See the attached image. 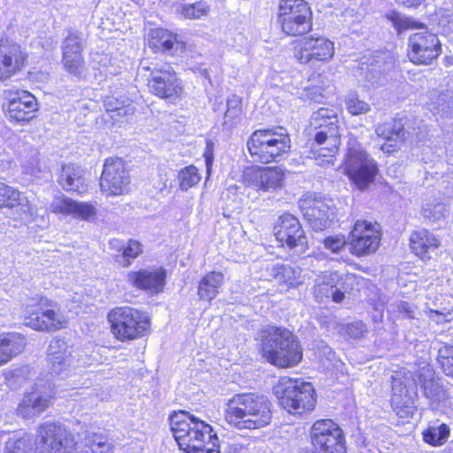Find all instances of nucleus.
Returning <instances> with one entry per match:
<instances>
[{
	"mask_svg": "<svg viewBox=\"0 0 453 453\" xmlns=\"http://www.w3.org/2000/svg\"><path fill=\"white\" fill-rule=\"evenodd\" d=\"M166 272L163 268L130 272L127 281L134 287L150 294H158L165 285Z\"/></svg>",
	"mask_w": 453,
	"mask_h": 453,
	"instance_id": "412c9836",
	"label": "nucleus"
},
{
	"mask_svg": "<svg viewBox=\"0 0 453 453\" xmlns=\"http://www.w3.org/2000/svg\"><path fill=\"white\" fill-rule=\"evenodd\" d=\"M260 339L263 357L275 366L292 367L303 358L297 337L285 327L267 326L260 331Z\"/></svg>",
	"mask_w": 453,
	"mask_h": 453,
	"instance_id": "7ed1b4c3",
	"label": "nucleus"
},
{
	"mask_svg": "<svg viewBox=\"0 0 453 453\" xmlns=\"http://www.w3.org/2000/svg\"><path fill=\"white\" fill-rule=\"evenodd\" d=\"M33 438L29 434H14L5 442L4 453H30Z\"/></svg>",
	"mask_w": 453,
	"mask_h": 453,
	"instance_id": "58836bf2",
	"label": "nucleus"
},
{
	"mask_svg": "<svg viewBox=\"0 0 453 453\" xmlns=\"http://www.w3.org/2000/svg\"><path fill=\"white\" fill-rule=\"evenodd\" d=\"M398 4L407 8H415L420 5L424 0H395Z\"/></svg>",
	"mask_w": 453,
	"mask_h": 453,
	"instance_id": "680f3d73",
	"label": "nucleus"
},
{
	"mask_svg": "<svg viewBox=\"0 0 453 453\" xmlns=\"http://www.w3.org/2000/svg\"><path fill=\"white\" fill-rule=\"evenodd\" d=\"M27 346L24 335L19 333L0 334V366L19 355Z\"/></svg>",
	"mask_w": 453,
	"mask_h": 453,
	"instance_id": "cd10ccee",
	"label": "nucleus"
},
{
	"mask_svg": "<svg viewBox=\"0 0 453 453\" xmlns=\"http://www.w3.org/2000/svg\"><path fill=\"white\" fill-rule=\"evenodd\" d=\"M27 56L21 47L8 39L0 40V81L10 79L19 72Z\"/></svg>",
	"mask_w": 453,
	"mask_h": 453,
	"instance_id": "6ab92c4d",
	"label": "nucleus"
},
{
	"mask_svg": "<svg viewBox=\"0 0 453 453\" xmlns=\"http://www.w3.org/2000/svg\"><path fill=\"white\" fill-rule=\"evenodd\" d=\"M291 141L282 127L255 130L247 142V148L254 161L268 164L287 154Z\"/></svg>",
	"mask_w": 453,
	"mask_h": 453,
	"instance_id": "20e7f679",
	"label": "nucleus"
},
{
	"mask_svg": "<svg viewBox=\"0 0 453 453\" xmlns=\"http://www.w3.org/2000/svg\"><path fill=\"white\" fill-rule=\"evenodd\" d=\"M119 251L120 253L115 255L114 260L119 265L127 267L142 252V249L140 242L130 240L127 245L119 248Z\"/></svg>",
	"mask_w": 453,
	"mask_h": 453,
	"instance_id": "4c0bfd02",
	"label": "nucleus"
},
{
	"mask_svg": "<svg viewBox=\"0 0 453 453\" xmlns=\"http://www.w3.org/2000/svg\"><path fill=\"white\" fill-rule=\"evenodd\" d=\"M345 334L352 339H360L365 336L368 332L366 325L357 320L344 326Z\"/></svg>",
	"mask_w": 453,
	"mask_h": 453,
	"instance_id": "6e6d98bb",
	"label": "nucleus"
},
{
	"mask_svg": "<svg viewBox=\"0 0 453 453\" xmlns=\"http://www.w3.org/2000/svg\"><path fill=\"white\" fill-rule=\"evenodd\" d=\"M303 218L315 231L330 226L334 218V210L322 201H313L302 205Z\"/></svg>",
	"mask_w": 453,
	"mask_h": 453,
	"instance_id": "b1692460",
	"label": "nucleus"
},
{
	"mask_svg": "<svg viewBox=\"0 0 453 453\" xmlns=\"http://www.w3.org/2000/svg\"><path fill=\"white\" fill-rule=\"evenodd\" d=\"M151 37L150 46L157 49L162 48L165 51H171L174 49L177 50L183 47V43L178 42L176 35L166 29L157 28L153 30Z\"/></svg>",
	"mask_w": 453,
	"mask_h": 453,
	"instance_id": "f704fd0d",
	"label": "nucleus"
},
{
	"mask_svg": "<svg viewBox=\"0 0 453 453\" xmlns=\"http://www.w3.org/2000/svg\"><path fill=\"white\" fill-rule=\"evenodd\" d=\"M224 282V275L219 272H211L199 281L197 295L201 300L211 302L219 294V289Z\"/></svg>",
	"mask_w": 453,
	"mask_h": 453,
	"instance_id": "473e14b6",
	"label": "nucleus"
},
{
	"mask_svg": "<svg viewBox=\"0 0 453 453\" xmlns=\"http://www.w3.org/2000/svg\"><path fill=\"white\" fill-rule=\"evenodd\" d=\"M209 5L205 2H196L193 4H184L181 7V14L186 19H200L209 12Z\"/></svg>",
	"mask_w": 453,
	"mask_h": 453,
	"instance_id": "3c124183",
	"label": "nucleus"
},
{
	"mask_svg": "<svg viewBox=\"0 0 453 453\" xmlns=\"http://www.w3.org/2000/svg\"><path fill=\"white\" fill-rule=\"evenodd\" d=\"M429 100V107L434 114L449 116L453 112V91H433Z\"/></svg>",
	"mask_w": 453,
	"mask_h": 453,
	"instance_id": "72a5a7b5",
	"label": "nucleus"
},
{
	"mask_svg": "<svg viewBox=\"0 0 453 453\" xmlns=\"http://www.w3.org/2000/svg\"><path fill=\"white\" fill-rule=\"evenodd\" d=\"M392 391V403L395 404L396 407L403 405L405 408H409V405L412 403V396L409 394L406 385H404L402 380H394Z\"/></svg>",
	"mask_w": 453,
	"mask_h": 453,
	"instance_id": "37998d69",
	"label": "nucleus"
},
{
	"mask_svg": "<svg viewBox=\"0 0 453 453\" xmlns=\"http://www.w3.org/2000/svg\"><path fill=\"white\" fill-rule=\"evenodd\" d=\"M111 330L119 341H130L142 337L150 329L146 313L132 307H118L108 315Z\"/></svg>",
	"mask_w": 453,
	"mask_h": 453,
	"instance_id": "423d86ee",
	"label": "nucleus"
},
{
	"mask_svg": "<svg viewBox=\"0 0 453 453\" xmlns=\"http://www.w3.org/2000/svg\"><path fill=\"white\" fill-rule=\"evenodd\" d=\"M104 107L106 111L113 112L115 111H123L124 115L134 114V108L126 104L125 101L119 100L116 97L109 96L104 100Z\"/></svg>",
	"mask_w": 453,
	"mask_h": 453,
	"instance_id": "603ef678",
	"label": "nucleus"
},
{
	"mask_svg": "<svg viewBox=\"0 0 453 453\" xmlns=\"http://www.w3.org/2000/svg\"><path fill=\"white\" fill-rule=\"evenodd\" d=\"M346 108L351 115H360L370 111V105L361 100L356 93L349 94L345 101Z\"/></svg>",
	"mask_w": 453,
	"mask_h": 453,
	"instance_id": "8fccbe9b",
	"label": "nucleus"
},
{
	"mask_svg": "<svg viewBox=\"0 0 453 453\" xmlns=\"http://www.w3.org/2000/svg\"><path fill=\"white\" fill-rule=\"evenodd\" d=\"M243 183L257 190L273 192L280 188L283 173L276 168L248 167L243 171Z\"/></svg>",
	"mask_w": 453,
	"mask_h": 453,
	"instance_id": "a211bd4d",
	"label": "nucleus"
},
{
	"mask_svg": "<svg viewBox=\"0 0 453 453\" xmlns=\"http://www.w3.org/2000/svg\"><path fill=\"white\" fill-rule=\"evenodd\" d=\"M334 55V43L324 36L303 37L296 47L295 57L301 64L327 62Z\"/></svg>",
	"mask_w": 453,
	"mask_h": 453,
	"instance_id": "dca6fc26",
	"label": "nucleus"
},
{
	"mask_svg": "<svg viewBox=\"0 0 453 453\" xmlns=\"http://www.w3.org/2000/svg\"><path fill=\"white\" fill-rule=\"evenodd\" d=\"M375 132L379 137L385 140L381 150L389 152L396 148L405 139L403 125L396 121L386 122L376 127Z\"/></svg>",
	"mask_w": 453,
	"mask_h": 453,
	"instance_id": "7c9ffc66",
	"label": "nucleus"
},
{
	"mask_svg": "<svg viewBox=\"0 0 453 453\" xmlns=\"http://www.w3.org/2000/svg\"><path fill=\"white\" fill-rule=\"evenodd\" d=\"M0 189V208H11L16 204L18 199L22 196L18 189L1 182Z\"/></svg>",
	"mask_w": 453,
	"mask_h": 453,
	"instance_id": "09e8293b",
	"label": "nucleus"
},
{
	"mask_svg": "<svg viewBox=\"0 0 453 453\" xmlns=\"http://www.w3.org/2000/svg\"><path fill=\"white\" fill-rule=\"evenodd\" d=\"M48 362L51 372L56 374L61 373L71 365L72 352L66 342L55 338L50 342Z\"/></svg>",
	"mask_w": 453,
	"mask_h": 453,
	"instance_id": "a878e982",
	"label": "nucleus"
},
{
	"mask_svg": "<svg viewBox=\"0 0 453 453\" xmlns=\"http://www.w3.org/2000/svg\"><path fill=\"white\" fill-rule=\"evenodd\" d=\"M386 18L390 20L394 27L397 29L398 32L403 29H407L409 27H421V24L417 23L411 19L403 17L401 14L391 12L386 15Z\"/></svg>",
	"mask_w": 453,
	"mask_h": 453,
	"instance_id": "864d4df0",
	"label": "nucleus"
},
{
	"mask_svg": "<svg viewBox=\"0 0 453 453\" xmlns=\"http://www.w3.org/2000/svg\"><path fill=\"white\" fill-rule=\"evenodd\" d=\"M55 390L50 380H37L33 390L25 394L19 403L17 413L23 418H31L45 411L53 402Z\"/></svg>",
	"mask_w": 453,
	"mask_h": 453,
	"instance_id": "f8f14e48",
	"label": "nucleus"
},
{
	"mask_svg": "<svg viewBox=\"0 0 453 453\" xmlns=\"http://www.w3.org/2000/svg\"><path fill=\"white\" fill-rule=\"evenodd\" d=\"M242 100L237 96H233L226 101V110L224 114L223 126L227 129L235 127L241 121Z\"/></svg>",
	"mask_w": 453,
	"mask_h": 453,
	"instance_id": "e433bc0d",
	"label": "nucleus"
},
{
	"mask_svg": "<svg viewBox=\"0 0 453 453\" xmlns=\"http://www.w3.org/2000/svg\"><path fill=\"white\" fill-rule=\"evenodd\" d=\"M205 163H206L207 173H208V174H210L211 165H212V157L209 155H205Z\"/></svg>",
	"mask_w": 453,
	"mask_h": 453,
	"instance_id": "e2e57ef3",
	"label": "nucleus"
},
{
	"mask_svg": "<svg viewBox=\"0 0 453 453\" xmlns=\"http://www.w3.org/2000/svg\"><path fill=\"white\" fill-rule=\"evenodd\" d=\"M37 437L39 453H78L74 439L60 423L40 425Z\"/></svg>",
	"mask_w": 453,
	"mask_h": 453,
	"instance_id": "9b49d317",
	"label": "nucleus"
},
{
	"mask_svg": "<svg viewBox=\"0 0 453 453\" xmlns=\"http://www.w3.org/2000/svg\"><path fill=\"white\" fill-rule=\"evenodd\" d=\"M339 119L333 118L328 125L321 126L319 124V129L309 130L308 134L313 138L315 143L323 146L320 150L323 157H332L340 145Z\"/></svg>",
	"mask_w": 453,
	"mask_h": 453,
	"instance_id": "4be33fe9",
	"label": "nucleus"
},
{
	"mask_svg": "<svg viewBox=\"0 0 453 453\" xmlns=\"http://www.w3.org/2000/svg\"><path fill=\"white\" fill-rule=\"evenodd\" d=\"M311 11L304 0H280L277 22L288 36H299L312 28Z\"/></svg>",
	"mask_w": 453,
	"mask_h": 453,
	"instance_id": "0eeeda50",
	"label": "nucleus"
},
{
	"mask_svg": "<svg viewBox=\"0 0 453 453\" xmlns=\"http://www.w3.org/2000/svg\"><path fill=\"white\" fill-rule=\"evenodd\" d=\"M82 38L78 32L69 31L65 38L62 47L63 55L82 54Z\"/></svg>",
	"mask_w": 453,
	"mask_h": 453,
	"instance_id": "c03bdc74",
	"label": "nucleus"
},
{
	"mask_svg": "<svg viewBox=\"0 0 453 453\" xmlns=\"http://www.w3.org/2000/svg\"><path fill=\"white\" fill-rule=\"evenodd\" d=\"M349 280H352L351 276H346L344 279L337 272H326L316 278L312 288L313 296L318 302L322 303L330 298V295L334 288H338V285H341V288H344V284Z\"/></svg>",
	"mask_w": 453,
	"mask_h": 453,
	"instance_id": "393cba45",
	"label": "nucleus"
},
{
	"mask_svg": "<svg viewBox=\"0 0 453 453\" xmlns=\"http://www.w3.org/2000/svg\"><path fill=\"white\" fill-rule=\"evenodd\" d=\"M50 210L55 213L73 215L77 219L89 220L96 214L95 206L88 203L76 202L66 196H56L50 203Z\"/></svg>",
	"mask_w": 453,
	"mask_h": 453,
	"instance_id": "5701e85b",
	"label": "nucleus"
},
{
	"mask_svg": "<svg viewBox=\"0 0 453 453\" xmlns=\"http://www.w3.org/2000/svg\"><path fill=\"white\" fill-rule=\"evenodd\" d=\"M62 61L66 72L75 77H80L84 72L85 61L82 54L63 55Z\"/></svg>",
	"mask_w": 453,
	"mask_h": 453,
	"instance_id": "a18cd8bd",
	"label": "nucleus"
},
{
	"mask_svg": "<svg viewBox=\"0 0 453 453\" xmlns=\"http://www.w3.org/2000/svg\"><path fill=\"white\" fill-rule=\"evenodd\" d=\"M449 430L446 425H441L437 427L432 426L423 433L424 441L431 445L442 444L449 436Z\"/></svg>",
	"mask_w": 453,
	"mask_h": 453,
	"instance_id": "49530a36",
	"label": "nucleus"
},
{
	"mask_svg": "<svg viewBox=\"0 0 453 453\" xmlns=\"http://www.w3.org/2000/svg\"><path fill=\"white\" fill-rule=\"evenodd\" d=\"M113 113H115V114L111 115V118L125 116L123 114V111H113Z\"/></svg>",
	"mask_w": 453,
	"mask_h": 453,
	"instance_id": "69168bd1",
	"label": "nucleus"
},
{
	"mask_svg": "<svg viewBox=\"0 0 453 453\" xmlns=\"http://www.w3.org/2000/svg\"><path fill=\"white\" fill-rule=\"evenodd\" d=\"M346 244L343 236H329L324 240V246L326 249L333 252L340 251Z\"/></svg>",
	"mask_w": 453,
	"mask_h": 453,
	"instance_id": "4d7b16f0",
	"label": "nucleus"
},
{
	"mask_svg": "<svg viewBox=\"0 0 453 453\" xmlns=\"http://www.w3.org/2000/svg\"><path fill=\"white\" fill-rule=\"evenodd\" d=\"M11 209L13 210L14 219L23 223L32 221L35 212V207L30 203L28 198L22 194L16 204Z\"/></svg>",
	"mask_w": 453,
	"mask_h": 453,
	"instance_id": "ea45409f",
	"label": "nucleus"
},
{
	"mask_svg": "<svg viewBox=\"0 0 453 453\" xmlns=\"http://www.w3.org/2000/svg\"><path fill=\"white\" fill-rule=\"evenodd\" d=\"M142 67L150 72L148 86L152 94L170 102L180 96L181 81L173 66L167 63H151L150 66Z\"/></svg>",
	"mask_w": 453,
	"mask_h": 453,
	"instance_id": "6e6552de",
	"label": "nucleus"
},
{
	"mask_svg": "<svg viewBox=\"0 0 453 453\" xmlns=\"http://www.w3.org/2000/svg\"><path fill=\"white\" fill-rule=\"evenodd\" d=\"M85 444L92 453H112V443L100 434H88L85 438Z\"/></svg>",
	"mask_w": 453,
	"mask_h": 453,
	"instance_id": "79ce46f5",
	"label": "nucleus"
},
{
	"mask_svg": "<svg viewBox=\"0 0 453 453\" xmlns=\"http://www.w3.org/2000/svg\"><path fill=\"white\" fill-rule=\"evenodd\" d=\"M410 242L413 252L419 257L435 250L441 243L433 233L424 228L413 232L410 237Z\"/></svg>",
	"mask_w": 453,
	"mask_h": 453,
	"instance_id": "2f4dec72",
	"label": "nucleus"
},
{
	"mask_svg": "<svg viewBox=\"0 0 453 453\" xmlns=\"http://www.w3.org/2000/svg\"><path fill=\"white\" fill-rule=\"evenodd\" d=\"M446 212L444 203L436 198L426 199L421 207L420 213L422 217L429 222H439L441 220Z\"/></svg>",
	"mask_w": 453,
	"mask_h": 453,
	"instance_id": "c9c22d12",
	"label": "nucleus"
},
{
	"mask_svg": "<svg viewBox=\"0 0 453 453\" xmlns=\"http://www.w3.org/2000/svg\"><path fill=\"white\" fill-rule=\"evenodd\" d=\"M333 118H338L334 113H333V111L324 108L319 109L312 116L310 130L314 131L319 129V124H321V126H327Z\"/></svg>",
	"mask_w": 453,
	"mask_h": 453,
	"instance_id": "5fc2aeb1",
	"label": "nucleus"
},
{
	"mask_svg": "<svg viewBox=\"0 0 453 453\" xmlns=\"http://www.w3.org/2000/svg\"><path fill=\"white\" fill-rule=\"evenodd\" d=\"M273 233L276 240L297 254H303L307 250V238L299 220L289 213L279 217Z\"/></svg>",
	"mask_w": 453,
	"mask_h": 453,
	"instance_id": "ddd939ff",
	"label": "nucleus"
},
{
	"mask_svg": "<svg viewBox=\"0 0 453 453\" xmlns=\"http://www.w3.org/2000/svg\"><path fill=\"white\" fill-rule=\"evenodd\" d=\"M346 284H344V288H341V285H338V288H334V289H333L331 295H330V297H332V300L334 302V303H342L344 299V293L348 290V287L346 286Z\"/></svg>",
	"mask_w": 453,
	"mask_h": 453,
	"instance_id": "052dcab7",
	"label": "nucleus"
},
{
	"mask_svg": "<svg viewBox=\"0 0 453 453\" xmlns=\"http://www.w3.org/2000/svg\"><path fill=\"white\" fill-rule=\"evenodd\" d=\"M119 240H116V239H115V240H111V241L110 242V244H111V246H115V245H117V244H119Z\"/></svg>",
	"mask_w": 453,
	"mask_h": 453,
	"instance_id": "338daca9",
	"label": "nucleus"
},
{
	"mask_svg": "<svg viewBox=\"0 0 453 453\" xmlns=\"http://www.w3.org/2000/svg\"><path fill=\"white\" fill-rule=\"evenodd\" d=\"M410 60L417 65H430L441 52V44L435 34L421 31L408 40Z\"/></svg>",
	"mask_w": 453,
	"mask_h": 453,
	"instance_id": "4468645a",
	"label": "nucleus"
},
{
	"mask_svg": "<svg viewBox=\"0 0 453 453\" xmlns=\"http://www.w3.org/2000/svg\"><path fill=\"white\" fill-rule=\"evenodd\" d=\"M66 320L63 314L53 310H46L41 315L26 319V325L35 330L56 331L65 326Z\"/></svg>",
	"mask_w": 453,
	"mask_h": 453,
	"instance_id": "c756f323",
	"label": "nucleus"
},
{
	"mask_svg": "<svg viewBox=\"0 0 453 453\" xmlns=\"http://www.w3.org/2000/svg\"><path fill=\"white\" fill-rule=\"evenodd\" d=\"M452 60H453V59H452V58H445L446 63H447V64H449V65H450V64L452 63Z\"/></svg>",
	"mask_w": 453,
	"mask_h": 453,
	"instance_id": "774afa93",
	"label": "nucleus"
},
{
	"mask_svg": "<svg viewBox=\"0 0 453 453\" xmlns=\"http://www.w3.org/2000/svg\"><path fill=\"white\" fill-rule=\"evenodd\" d=\"M271 402L257 393L234 395L227 403L226 420L232 426L242 429H260L272 421Z\"/></svg>",
	"mask_w": 453,
	"mask_h": 453,
	"instance_id": "f03ea898",
	"label": "nucleus"
},
{
	"mask_svg": "<svg viewBox=\"0 0 453 453\" xmlns=\"http://www.w3.org/2000/svg\"><path fill=\"white\" fill-rule=\"evenodd\" d=\"M429 312H430V316H429V317H430L431 319H435L434 315H436V316H443V317H444V315H443L442 313H441L440 311H435V310H430V311H429Z\"/></svg>",
	"mask_w": 453,
	"mask_h": 453,
	"instance_id": "0e129e2a",
	"label": "nucleus"
},
{
	"mask_svg": "<svg viewBox=\"0 0 453 453\" xmlns=\"http://www.w3.org/2000/svg\"><path fill=\"white\" fill-rule=\"evenodd\" d=\"M171 430L186 453H219V440L211 426L185 411L169 418Z\"/></svg>",
	"mask_w": 453,
	"mask_h": 453,
	"instance_id": "f257e3e1",
	"label": "nucleus"
},
{
	"mask_svg": "<svg viewBox=\"0 0 453 453\" xmlns=\"http://www.w3.org/2000/svg\"><path fill=\"white\" fill-rule=\"evenodd\" d=\"M418 384L423 395L430 401L432 405L446 401L449 397L447 391L434 377V372L430 369H423L420 372Z\"/></svg>",
	"mask_w": 453,
	"mask_h": 453,
	"instance_id": "c85d7f7f",
	"label": "nucleus"
},
{
	"mask_svg": "<svg viewBox=\"0 0 453 453\" xmlns=\"http://www.w3.org/2000/svg\"><path fill=\"white\" fill-rule=\"evenodd\" d=\"M398 311L401 313L406 314V317L409 319H414L415 318V308L411 305L409 303L405 301H401L398 305Z\"/></svg>",
	"mask_w": 453,
	"mask_h": 453,
	"instance_id": "bf43d9fd",
	"label": "nucleus"
},
{
	"mask_svg": "<svg viewBox=\"0 0 453 453\" xmlns=\"http://www.w3.org/2000/svg\"><path fill=\"white\" fill-rule=\"evenodd\" d=\"M58 184L66 191L83 194L88 191V183L81 166L68 164L62 166L58 178Z\"/></svg>",
	"mask_w": 453,
	"mask_h": 453,
	"instance_id": "bb28decb",
	"label": "nucleus"
},
{
	"mask_svg": "<svg viewBox=\"0 0 453 453\" xmlns=\"http://www.w3.org/2000/svg\"><path fill=\"white\" fill-rule=\"evenodd\" d=\"M129 184L130 177L124 161L119 157L107 158L100 178L102 192L119 196L127 191Z\"/></svg>",
	"mask_w": 453,
	"mask_h": 453,
	"instance_id": "2eb2a0df",
	"label": "nucleus"
},
{
	"mask_svg": "<svg viewBox=\"0 0 453 453\" xmlns=\"http://www.w3.org/2000/svg\"><path fill=\"white\" fill-rule=\"evenodd\" d=\"M281 273L289 286L299 284V281H297V278L300 274L299 269H295L290 265H284L281 268Z\"/></svg>",
	"mask_w": 453,
	"mask_h": 453,
	"instance_id": "13d9d810",
	"label": "nucleus"
},
{
	"mask_svg": "<svg viewBox=\"0 0 453 453\" xmlns=\"http://www.w3.org/2000/svg\"><path fill=\"white\" fill-rule=\"evenodd\" d=\"M310 437L313 453H347L343 433L332 419L317 420Z\"/></svg>",
	"mask_w": 453,
	"mask_h": 453,
	"instance_id": "9d476101",
	"label": "nucleus"
},
{
	"mask_svg": "<svg viewBox=\"0 0 453 453\" xmlns=\"http://www.w3.org/2000/svg\"><path fill=\"white\" fill-rule=\"evenodd\" d=\"M345 172L353 183L360 190H364L373 182L377 174V165L361 145L354 142L346 155Z\"/></svg>",
	"mask_w": 453,
	"mask_h": 453,
	"instance_id": "1a4fd4ad",
	"label": "nucleus"
},
{
	"mask_svg": "<svg viewBox=\"0 0 453 453\" xmlns=\"http://www.w3.org/2000/svg\"><path fill=\"white\" fill-rule=\"evenodd\" d=\"M380 241V233L371 223L358 220L350 233V251L357 257L369 255L377 250Z\"/></svg>",
	"mask_w": 453,
	"mask_h": 453,
	"instance_id": "f3484780",
	"label": "nucleus"
},
{
	"mask_svg": "<svg viewBox=\"0 0 453 453\" xmlns=\"http://www.w3.org/2000/svg\"><path fill=\"white\" fill-rule=\"evenodd\" d=\"M438 361L444 374L453 377V346L444 345L440 348Z\"/></svg>",
	"mask_w": 453,
	"mask_h": 453,
	"instance_id": "de8ad7c7",
	"label": "nucleus"
},
{
	"mask_svg": "<svg viewBox=\"0 0 453 453\" xmlns=\"http://www.w3.org/2000/svg\"><path fill=\"white\" fill-rule=\"evenodd\" d=\"M273 393L288 413L301 415L315 407V390L310 382L281 377L273 387Z\"/></svg>",
	"mask_w": 453,
	"mask_h": 453,
	"instance_id": "39448f33",
	"label": "nucleus"
},
{
	"mask_svg": "<svg viewBox=\"0 0 453 453\" xmlns=\"http://www.w3.org/2000/svg\"><path fill=\"white\" fill-rule=\"evenodd\" d=\"M37 110L35 97L27 91L21 90L9 94L7 111L9 118L18 123L28 122Z\"/></svg>",
	"mask_w": 453,
	"mask_h": 453,
	"instance_id": "aec40b11",
	"label": "nucleus"
},
{
	"mask_svg": "<svg viewBox=\"0 0 453 453\" xmlns=\"http://www.w3.org/2000/svg\"><path fill=\"white\" fill-rule=\"evenodd\" d=\"M177 180L179 181V188L182 191H187L198 184L201 180V176L198 173V169L191 165L179 171Z\"/></svg>",
	"mask_w": 453,
	"mask_h": 453,
	"instance_id": "a19ab883",
	"label": "nucleus"
}]
</instances>
